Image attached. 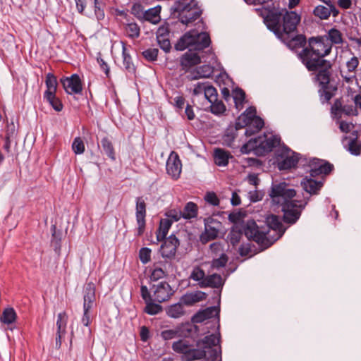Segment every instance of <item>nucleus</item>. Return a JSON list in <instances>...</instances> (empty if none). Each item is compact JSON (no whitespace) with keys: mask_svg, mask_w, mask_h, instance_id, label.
Here are the masks:
<instances>
[{"mask_svg":"<svg viewBox=\"0 0 361 361\" xmlns=\"http://www.w3.org/2000/svg\"><path fill=\"white\" fill-rule=\"evenodd\" d=\"M157 42L159 45V47L164 51L166 53H168L170 51L171 49V42L169 40V37H161V38H157Z\"/></svg>","mask_w":361,"mask_h":361,"instance_id":"obj_62","label":"nucleus"},{"mask_svg":"<svg viewBox=\"0 0 361 361\" xmlns=\"http://www.w3.org/2000/svg\"><path fill=\"white\" fill-rule=\"evenodd\" d=\"M309 166L310 167V176L313 178L320 175H328L334 169L332 164L317 158L311 159L309 161Z\"/></svg>","mask_w":361,"mask_h":361,"instance_id":"obj_10","label":"nucleus"},{"mask_svg":"<svg viewBox=\"0 0 361 361\" xmlns=\"http://www.w3.org/2000/svg\"><path fill=\"white\" fill-rule=\"evenodd\" d=\"M126 31L128 37L131 38L138 37L140 33V27L135 23H128Z\"/></svg>","mask_w":361,"mask_h":361,"instance_id":"obj_49","label":"nucleus"},{"mask_svg":"<svg viewBox=\"0 0 361 361\" xmlns=\"http://www.w3.org/2000/svg\"><path fill=\"white\" fill-rule=\"evenodd\" d=\"M154 300H150L145 302L146 306L144 309V312L149 315H155L162 311V307L157 303L153 302Z\"/></svg>","mask_w":361,"mask_h":361,"instance_id":"obj_48","label":"nucleus"},{"mask_svg":"<svg viewBox=\"0 0 361 361\" xmlns=\"http://www.w3.org/2000/svg\"><path fill=\"white\" fill-rule=\"evenodd\" d=\"M192 332L191 324H182L174 329L164 330L161 332V338L165 340H171L176 337H188Z\"/></svg>","mask_w":361,"mask_h":361,"instance_id":"obj_18","label":"nucleus"},{"mask_svg":"<svg viewBox=\"0 0 361 361\" xmlns=\"http://www.w3.org/2000/svg\"><path fill=\"white\" fill-rule=\"evenodd\" d=\"M204 97L209 102H216L217 100V90L212 85H210L209 82H207V85L206 86L205 90H204Z\"/></svg>","mask_w":361,"mask_h":361,"instance_id":"obj_51","label":"nucleus"},{"mask_svg":"<svg viewBox=\"0 0 361 361\" xmlns=\"http://www.w3.org/2000/svg\"><path fill=\"white\" fill-rule=\"evenodd\" d=\"M269 195L274 202L281 205L283 221L290 225L298 221L310 200V197L293 200L296 191L288 188L286 183L274 185Z\"/></svg>","mask_w":361,"mask_h":361,"instance_id":"obj_3","label":"nucleus"},{"mask_svg":"<svg viewBox=\"0 0 361 361\" xmlns=\"http://www.w3.org/2000/svg\"><path fill=\"white\" fill-rule=\"evenodd\" d=\"M122 56H123V63L125 69L130 73L134 74L136 71L135 66L133 63L132 58L130 54L128 52L126 44H123L122 47Z\"/></svg>","mask_w":361,"mask_h":361,"instance_id":"obj_37","label":"nucleus"},{"mask_svg":"<svg viewBox=\"0 0 361 361\" xmlns=\"http://www.w3.org/2000/svg\"><path fill=\"white\" fill-rule=\"evenodd\" d=\"M165 216H166L165 219L171 221L172 224L173 222L178 221L181 218H183L181 215V210H177L175 209L167 211L165 213Z\"/></svg>","mask_w":361,"mask_h":361,"instance_id":"obj_57","label":"nucleus"},{"mask_svg":"<svg viewBox=\"0 0 361 361\" xmlns=\"http://www.w3.org/2000/svg\"><path fill=\"white\" fill-rule=\"evenodd\" d=\"M299 155L288 149H282L276 157L278 169L281 171L295 167L299 161Z\"/></svg>","mask_w":361,"mask_h":361,"instance_id":"obj_8","label":"nucleus"},{"mask_svg":"<svg viewBox=\"0 0 361 361\" xmlns=\"http://www.w3.org/2000/svg\"><path fill=\"white\" fill-rule=\"evenodd\" d=\"M327 39L330 40L331 42H329L331 45L334 44H342L343 43V34L341 32L333 27L330 29L328 32Z\"/></svg>","mask_w":361,"mask_h":361,"instance_id":"obj_44","label":"nucleus"},{"mask_svg":"<svg viewBox=\"0 0 361 361\" xmlns=\"http://www.w3.org/2000/svg\"><path fill=\"white\" fill-rule=\"evenodd\" d=\"M238 135V130H236V127L233 126V124H231L228 126L224 132V135L223 136V140L226 145L228 147H232L233 143Z\"/></svg>","mask_w":361,"mask_h":361,"instance_id":"obj_38","label":"nucleus"},{"mask_svg":"<svg viewBox=\"0 0 361 361\" xmlns=\"http://www.w3.org/2000/svg\"><path fill=\"white\" fill-rule=\"evenodd\" d=\"M206 278L204 271L199 266H195L190 275V279L200 283Z\"/></svg>","mask_w":361,"mask_h":361,"instance_id":"obj_47","label":"nucleus"},{"mask_svg":"<svg viewBox=\"0 0 361 361\" xmlns=\"http://www.w3.org/2000/svg\"><path fill=\"white\" fill-rule=\"evenodd\" d=\"M279 143L280 138L277 136L274 135L267 136L264 134L245 143L241 147L240 152L243 154H249L253 152L257 156L263 157L271 152Z\"/></svg>","mask_w":361,"mask_h":361,"instance_id":"obj_7","label":"nucleus"},{"mask_svg":"<svg viewBox=\"0 0 361 361\" xmlns=\"http://www.w3.org/2000/svg\"><path fill=\"white\" fill-rule=\"evenodd\" d=\"M101 145L104 153L112 161L116 160V153L112 142L107 137L101 140Z\"/></svg>","mask_w":361,"mask_h":361,"instance_id":"obj_39","label":"nucleus"},{"mask_svg":"<svg viewBox=\"0 0 361 361\" xmlns=\"http://www.w3.org/2000/svg\"><path fill=\"white\" fill-rule=\"evenodd\" d=\"M231 157V154L223 149L218 148L214 151V161L219 166H226L228 164L229 158Z\"/></svg>","mask_w":361,"mask_h":361,"instance_id":"obj_35","label":"nucleus"},{"mask_svg":"<svg viewBox=\"0 0 361 361\" xmlns=\"http://www.w3.org/2000/svg\"><path fill=\"white\" fill-rule=\"evenodd\" d=\"M337 87L336 86L331 85L322 86L319 90L321 102L322 104L329 102L335 95Z\"/></svg>","mask_w":361,"mask_h":361,"instance_id":"obj_32","label":"nucleus"},{"mask_svg":"<svg viewBox=\"0 0 361 361\" xmlns=\"http://www.w3.org/2000/svg\"><path fill=\"white\" fill-rule=\"evenodd\" d=\"M65 92L68 94H78L82 91V83L79 75L74 73L70 77L63 76L60 79Z\"/></svg>","mask_w":361,"mask_h":361,"instance_id":"obj_12","label":"nucleus"},{"mask_svg":"<svg viewBox=\"0 0 361 361\" xmlns=\"http://www.w3.org/2000/svg\"><path fill=\"white\" fill-rule=\"evenodd\" d=\"M224 285V281L221 276L219 274H213L211 275L206 276V278L200 283L199 286L200 288H212L220 289L219 291L214 290V293L216 295L218 302H220L221 289Z\"/></svg>","mask_w":361,"mask_h":361,"instance_id":"obj_16","label":"nucleus"},{"mask_svg":"<svg viewBox=\"0 0 361 361\" xmlns=\"http://www.w3.org/2000/svg\"><path fill=\"white\" fill-rule=\"evenodd\" d=\"M166 171L173 179L176 180L180 177L182 164L178 154L171 152L166 161Z\"/></svg>","mask_w":361,"mask_h":361,"instance_id":"obj_17","label":"nucleus"},{"mask_svg":"<svg viewBox=\"0 0 361 361\" xmlns=\"http://www.w3.org/2000/svg\"><path fill=\"white\" fill-rule=\"evenodd\" d=\"M17 320V314L13 307L5 308L0 317V322L7 326L10 330H13L12 326Z\"/></svg>","mask_w":361,"mask_h":361,"instance_id":"obj_28","label":"nucleus"},{"mask_svg":"<svg viewBox=\"0 0 361 361\" xmlns=\"http://www.w3.org/2000/svg\"><path fill=\"white\" fill-rule=\"evenodd\" d=\"M211 39L209 33L199 32L196 30H191L185 32L176 43L175 49L183 51L189 49L180 59L181 70L188 72L192 67L201 63V58L197 53L192 52V49L202 51L209 47Z\"/></svg>","mask_w":361,"mask_h":361,"instance_id":"obj_4","label":"nucleus"},{"mask_svg":"<svg viewBox=\"0 0 361 361\" xmlns=\"http://www.w3.org/2000/svg\"><path fill=\"white\" fill-rule=\"evenodd\" d=\"M95 286L92 282L86 283L83 290V307L92 308L96 300Z\"/></svg>","mask_w":361,"mask_h":361,"instance_id":"obj_25","label":"nucleus"},{"mask_svg":"<svg viewBox=\"0 0 361 361\" xmlns=\"http://www.w3.org/2000/svg\"><path fill=\"white\" fill-rule=\"evenodd\" d=\"M331 114L337 118H341L344 114L348 116H357L359 112L353 104H343L341 98L336 99L331 107Z\"/></svg>","mask_w":361,"mask_h":361,"instance_id":"obj_14","label":"nucleus"},{"mask_svg":"<svg viewBox=\"0 0 361 361\" xmlns=\"http://www.w3.org/2000/svg\"><path fill=\"white\" fill-rule=\"evenodd\" d=\"M281 12L269 11L264 18V22L269 30L272 31L276 35H282L281 25L280 24Z\"/></svg>","mask_w":361,"mask_h":361,"instance_id":"obj_19","label":"nucleus"},{"mask_svg":"<svg viewBox=\"0 0 361 361\" xmlns=\"http://www.w3.org/2000/svg\"><path fill=\"white\" fill-rule=\"evenodd\" d=\"M161 6L159 5L145 9L142 22L147 21L154 25L159 23L161 21Z\"/></svg>","mask_w":361,"mask_h":361,"instance_id":"obj_29","label":"nucleus"},{"mask_svg":"<svg viewBox=\"0 0 361 361\" xmlns=\"http://www.w3.org/2000/svg\"><path fill=\"white\" fill-rule=\"evenodd\" d=\"M207 297V293L201 290L187 292L180 298V302L187 306H191L206 300Z\"/></svg>","mask_w":361,"mask_h":361,"instance_id":"obj_22","label":"nucleus"},{"mask_svg":"<svg viewBox=\"0 0 361 361\" xmlns=\"http://www.w3.org/2000/svg\"><path fill=\"white\" fill-rule=\"evenodd\" d=\"M51 229L52 231L51 242L55 246V250H60L61 242V232L60 231L56 230V227L55 225H52Z\"/></svg>","mask_w":361,"mask_h":361,"instance_id":"obj_53","label":"nucleus"},{"mask_svg":"<svg viewBox=\"0 0 361 361\" xmlns=\"http://www.w3.org/2000/svg\"><path fill=\"white\" fill-rule=\"evenodd\" d=\"M312 13L320 20H327L329 18V6L326 7L323 5L317 6L314 8Z\"/></svg>","mask_w":361,"mask_h":361,"instance_id":"obj_46","label":"nucleus"},{"mask_svg":"<svg viewBox=\"0 0 361 361\" xmlns=\"http://www.w3.org/2000/svg\"><path fill=\"white\" fill-rule=\"evenodd\" d=\"M68 316L65 312H61L57 315L56 321V346L60 348L61 345V339L66 333V325Z\"/></svg>","mask_w":361,"mask_h":361,"instance_id":"obj_21","label":"nucleus"},{"mask_svg":"<svg viewBox=\"0 0 361 361\" xmlns=\"http://www.w3.org/2000/svg\"><path fill=\"white\" fill-rule=\"evenodd\" d=\"M166 314L171 318H179L185 314V310L183 305L178 302L169 306L166 310Z\"/></svg>","mask_w":361,"mask_h":361,"instance_id":"obj_40","label":"nucleus"},{"mask_svg":"<svg viewBox=\"0 0 361 361\" xmlns=\"http://www.w3.org/2000/svg\"><path fill=\"white\" fill-rule=\"evenodd\" d=\"M147 215V204L142 197H137L135 199V217L137 224V234L142 235L145 229Z\"/></svg>","mask_w":361,"mask_h":361,"instance_id":"obj_11","label":"nucleus"},{"mask_svg":"<svg viewBox=\"0 0 361 361\" xmlns=\"http://www.w3.org/2000/svg\"><path fill=\"white\" fill-rule=\"evenodd\" d=\"M197 68L202 77L204 78H210L214 73V68L210 65L205 64Z\"/></svg>","mask_w":361,"mask_h":361,"instance_id":"obj_61","label":"nucleus"},{"mask_svg":"<svg viewBox=\"0 0 361 361\" xmlns=\"http://www.w3.org/2000/svg\"><path fill=\"white\" fill-rule=\"evenodd\" d=\"M204 231L200 235V238L202 244L216 239L218 237L221 223L212 216L205 218L204 220Z\"/></svg>","mask_w":361,"mask_h":361,"instance_id":"obj_9","label":"nucleus"},{"mask_svg":"<svg viewBox=\"0 0 361 361\" xmlns=\"http://www.w3.org/2000/svg\"><path fill=\"white\" fill-rule=\"evenodd\" d=\"M160 247V253L163 258L173 259L176 257L177 249L180 245L179 240L174 234H171L169 238L163 240Z\"/></svg>","mask_w":361,"mask_h":361,"instance_id":"obj_13","label":"nucleus"},{"mask_svg":"<svg viewBox=\"0 0 361 361\" xmlns=\"http://www.w3.org/2000/svg\"><path fill=\"white\" fill-rule=\"evenodd\" d=\"M172 295L173 291L170 285L166 281L160 282L154 291V301L161 303L168 300Z\"/></svg>","mask_w":361,"mask_h":361,"instance_id":"obj_20","label":"nucleus"},{"mask_svg":"<svg viewBox=\"0 0 361 361\" xmlns=\"http://www.w3.org/2000/svg\"><path fill=\"white\" fill-rule=\"evenodd\" d=\"M246 222H244L242 228H243V226ZM244 233L243 229H238L237 228H233L232 230L230 231V233L227 235L228 241L233 245L235 246L238 245L240 239L242 238V235Z\"/></svg>","mask_w":361,"mask_h":361,"instance_id":"obj_42","label":"nucleus"},{"mask_svg":"<svg viewBox=\"0 0 361 361\" xmlns=\"http://www.w3.org/2000/svg\"><path fill=\"white\" fill-rule=\"evenodd\" d=\"M331 63L327 60V63H324L319 68L316 75V79L319 82V86H326L330 85Z\"/></svg>","mask_w":361,"mask_h":361,"instance_id":"obj_24","label":"nucleus"},{"mask_svg":"<svg viewBox=\"0 0 361 361\" xmlns=\"http://www.w3.org/2000/svg\"><path fill=\"white\" fill-rule=\"evenodd\" d=\"M264 126V120L259 116H255L249 121L248 127L245 129V135L250 137L258 133Z\"/></svg>","mask_w":361,"mask_h":361,"instance_id":"obj_30","label":"nucleus"},{"mask_svg":"<svg viewBox=\"0 0 361 361\" xmlns=\"http://www.w3.org/2000/svg\"><path fill=\"white\" fill-rule=\"evenodd\" d=\"M170 11L171 16L178 18L184 25L192 23L198 19L202 14V10L195 0L176 1Z\"/></svg>","mask_w":361,"mask_h":361,"instance_id":"obj_6","label":"nucleus"},{"mask_svg":"<svg viewBox=\"0 0 361 361\" xmlns=\"http://www.w3.org/2000/svg\"><path fill=\"white\" fill-rule=\"evenodd\" d=\"M305 176L301 181V186L303 190L310 195H317L323 186L322 181H317L312 178Z\"/></svg>","mask_w":361,"mask_h":361,"instance_id":"obj_23","label":"nucleus"},{"mask_svg":"<svg viewBox=\"0 0 361 361\" xmlns=\"http://www.w3.org/2000/svg\"><path fill=\"white\" fill-rule=\"evenodd\" d=\"M306 37L303 35H297L290 39L287 42V46L293 51H297L298 49L305 48L306 46Z\"/></svg>","mask_w":361,"mask_h":361,"instance_id":"obj_36","label":"nucleus"},{"mask_svg":"<svg viewBox=\"0 0 361 361\" xmlns=\"http://www.w3.org/2000/svg\"><path fill=\"white\" fill-rule=\"evenodd\" d=\"M211 104V112L216 115L223 114L226 111V106L221 101L212 102Z\"/></svg>","mask_w":361,"mask_h":361,"instance_id":"obj_56","label":"nucleus"},{"mask_svg":"<svg viewBox=\"0 0 361 361\" xmlns=\"http://www.w3.org/2000/svg\"><path fill=\"white\" fill-rule=\"evenodd\" d=\"M170 33V25L169 23H164L161 25L156 32L157 38L167 37H169Z\"/></svg>","mask_w":361,"mask_h":361,"instance_id":"obj_59","label":"nucleus"},{"mask_svg":"<svg viewBox=\"0 0 361 361\" xmlns=\"http://www.w3.org/2000/svg\"><path fill=\"white\" fill-rule=\"evenodd\" d=\"M183 219L190 220L195 219L198 215V207L193 202H188L185 204L183 209L181 211Z\"/></svg>","mask_w":361,"mask_h":361,"instance_id":"obj_33","label":"nucleus"},{"mask_svg":"<svg viewBox=\"0 0 361 361\" xmlns=\"http://www.w3.org/2000/svg\"><path fill=\"white\" fill-rule=\"evenodd\" d=\"M220 336L212 334L198 340L195 348L188 340L180 339L172 344V349L177 353L183 354L184 361H194L207 357L210 361H216L221 357V350L219 345Z\"/></svg>","mask_w":361,"mask_h":361,"instance_id":"obj_2","label":"nucleus"},{"mask_svg":"<svg viewBox=\"0 0 361 361\" xmlns=\"http://www.w3.org/2000/svg\"><path fill=\"white\" fill-rule=\"evenodd\" d=\"M72 149L75 154L84 153L85 147L82 139L80 137H76L72 143Z\"/></svg>","mask_w":361,"mask_h":361,"instance_id":"obj_50","label":"nucleus"},{"mask_svg":"<svg viewBox=\"0 0 361 361\" xmlns=\"http://www.w3.org/2000/svg\"><path fill=\"white\" fill-rule=\"evenodd\" d=\"M345 148L353 155L358 156L361 154V143L357 137L345 136L342 140Z\"/></svg>","mask_w":361,"mask_h":361,"instance_id":"obj_26","label":"nucleus"},{"mask_svg":"<svg viewBox=\"0 0 361 361\" xmlns=\"http://www.w3.org/2000/svg\"><path fill=\"white\" fill-rule=\"evenodd\" d=\"M204 200L212 206H218L220 200L214 192H207L204 197Z\"/></svg>","mask_w":361,"mask_h":361,"instance_id":"obj_60","label":"nucleus"},{"mask_svg":"<svg viewBox=\"0 0 361 361\" xmlns=\"http://www.w3.org/2000/svg\"><path fill=\"white\" fill-rule=\"evenodd\" d=\"M90 307H83V314L81 318L82 324L85 326H89L91 323V316H90Z\"/></svg>","mask_w":361,"mask_h":361,"instance_id":"obj_64","label":"nucleus"},{"mask_svg":"<svg viewBox=\"0 0 361 361\" xmlns=\"http://www.w3.org/2000/svg\"><path fill=\"white\" fill-rule=\"evenodd\" d=\"M145 11V7L140 4H134L131 7V13L140 22L143 18Z\"/></svg>","mask_w":361,"mask_h":361,"instance_id":"obj_54","label":"nucleus"},{"mask_svg":"<svg viewBox=\"0 0 361 361\" xmlns=\"http://www.w3.org/2000/svg\"><path fill=\"white\" fill-rule=\"evenodd\" d=\"M171 225V221L168 219H161L160 220L159 228L156 231L157 239L158 241H163L166 238Z\"/></svg>","mask_w":361,"mask_h":361,"instance_id":"obj_34","label":"nucleus"},{"mask_svg":"<svg viewBox=\"0 0 361 361\" xmlns=\"http://www.w3.org/2000/svg\"><path fill=\"white\" fill-rule=\"evenodd\" d=\"M209 248L212 255L215 257H218L221 253L224 252V245L220 242L212 243Z\"/></svg>","mask_w":361,"mask_h":361,"instance_id":"obj_63","label":"nucleus"},{"mask_svg":"<svg viewBox=\"0 0 361 361\" xmlns=\"http://www.w3.org/2000/svg\"><path fill=\"white\" fill-rule=\"evenodd\" d=\"M43 99L47 102L56 111L60 112L63 109V104L61 100L56 97V94H53L51 96L43 95Z\"/></svg>","mask_w":361,"mask_h":361,"instance_id":"obj_41","label":"nucleus"},{"mask_svg":"<svg viewBox=\"0 0 361 361\" xmlns=\"http://www.w3.org/2000/svg\"><path fill=\"white\" fill-rule=\"evenodd\" d=\"M359 59L357 56H353L350 59H349L346 63L345 66L347 68L348 73H355L359 66Z\"/></svg>","mask_w":361,"mask_h":361,"instance_id":"obj_52","label":"nucleus"},{"mask_svg":"<svg viewBox=\"0 0 361 361\" xmlns=\"http://www.w3.org/2000/svg\"><path fill=\"white\" fill-rule=\"evenodd\" d=\"M233 98L235 108L240 110L243 107L245 99V92L241 88L236 87L233 90Z\"/></svg>","mask_w":361,"mask_h":361,"instance_id":"obj_43","label":"nucleus"},{"mask_svg":"<svg viewBox=\"0 0 361 361\" xmlns=\"http://www.w3.org/2000/svg\"><path fill=\"white\" fill-rule=\"evenodd\" d=\"M300 20V16L294 11H286L283 16V25L281 27L282 35H289L295 32L297 25Z\"/></svg>","mask_w":361,"mask_h":361,"instance_id":"obj_15","label":"nucleus"},{"mask_svg":"<svg viewBox=\"0 0 361 361\" xmlns=\"http://www.w3.org/2000/svg\"><path fill=\"white\" fill-rule=\"evenodd\" d=\"M151 249L148 247H142L139 251V258L144 264L148 263L151 260Z\"/></svg>","mask_w":361,"mask_h":361,"instance_id":"obj_58","label":"nucleus"},{"mask_svg":"<svg viewBox=\"0 0 361 361\" xmlns=\"http://www.w3.org/2000/svg\"><path fill=\"white\" fill-rule=\"evenodd\" d=\"M159 50L157 48H149L142 51L143 57L148 61H157Z\"/></svg>","mask_w":361,"mask_h":361,"instance_id":"obj_55","label":"nucleus"},{"mask_svg":"<svg viewBox=\"0 0 361 361\" xmlns=\"http://www.w3.org/2000/svg\"><path fill=\"white\" fill-rule=\"evenodd\" d=\"M244 234L249 240L257 243L262 250L271 246L285 233L280 217L275 214H270L266 217L265 223L258 226L252 220H247L243 226Z\"/></svg>","mask_w":361,"mask_h":361,"instance_id":"obj_1","label":"nucleus"},{"mask_svg":"<svg viewBox=\"0 0 361 361\" xmlns=\"http://www.w3.org/2000/svg\"><path fill=\"white\" fill-rule=\"evenodd\" d=\"M219 309L216 307H209L203 310H200L192 317V322L195 323H201L206 319L219 315Z\"/></svg>","mask_w":361,"mask_h":361,"instance_id":"obj_27","label":"nucleus"},{"mask_svg":"<svg viewBox=\"0 0 361 361\" xmlns=\"http://www.w3.org/2000/svg\"><path fill=\"white\" fill-rule=\"evenodd\" d=\"M228 260V255L222 252L219 257L213 256V259L211 262V268L214 269H219L224 267Z\"/></svg>","mask_w":361,"mask_h":361,"instance_id":"obj_45","label":"nucleus"},{"mask_svg":"<svg viewBox=\"0 0 361 361\" xmlns=\"http://www.w3.org/2000/svg\"><path fill=\"white\" fill-rule=\"evenodd\" d=\"M331 51V44L322 37H310L308 44L298 54V59L309 71L317 72L327 60L324 57Z\"/></svg>","mask_w":361,"mask_h":361,"instance_id":"obj_5","label":"nucleus"},{"mask_svg":"<svg viewBox=\"0 0 361 361\" xmlns=\"http://www.w3.org/2000/svg\"><path fill=\"white\" fill-rule=\"evenodd\" d=\"M46 90L43 95L51 96L53 94H56L58 82L56 77L51 73L46 75L45 78Z\"/></svg>","mask_w":361,"mask_h":361,"instance_id":"obj_31","label":"nucleus"}]
</instances>
